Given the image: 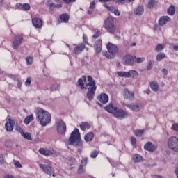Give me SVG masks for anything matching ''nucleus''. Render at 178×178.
Wrapping results in <instances>:
<instances>
[{"label":"nucleus","mask_w":178,"mask_h":178,"mask_svg":"<svg viewBox=\"0 0 178 178\" xmlns=\"http://www.w3.org/2000/svg\"><path fill=\"white\" fill-rule=\"evenodd\" d=\"M92 138H94V134H92V132H89L84 136V139L86 143H88V141H92Z\"/></svg>","instance_id":"28"},{"label":"nucleus","mask_w":178,"mask_h":178,"mask_svg":"<svg viewBox=\"0 0 178 178\" xmlns=\"http://www.w3.org/2000/svg\"><path fill=\"white\" fill-rule=\"evenodd\" d=\"M4 178H15V177H13L12 175L8 174L4 176Z\"/></svg>","instance_id":"59"},{"label":"nucleus","mask_w":178,"mask_h":178,"mask_svg":"<svg viewBox=\"0 0 178 178\" xmlns=\"http://www.w3.org/2000/svg\"><path fill=\"white\" fill-rule=\"evenodd\" d=\"M54 2H56L57 3H62V2H64V3L70 5V3H73V2H76V0H54Z\"/></svg>","instance_id":"31"},{"label":"nucleus","mask_w":178,"mask_h":178,"mask_svg":"<svg viewBox=\"0 0 178 178\" xmlns=\"http://www.w3.org/2000/svg\"><path fill=\"white\" fill-rule=\"evenodd\" d=\"M113 13L115 16H120V11L119 10H114Z\"/></svg>","instance_id":"56"},{"label":"nucleus","mask_w":178,"mask_h":178,"mask_svg":"<svg viewBox=\"0 0 178 178\" xmlns=\"http://www.w3.org/2000/svg\"><path fill=\"white\" fill-rule=\"evenodd\" d=\"M23 43V35H17L14 37V40L12 42L13 49H17Z\"/></svg>","instance_id":"11"},{"label":"nucleus","mask_w":178,"mask_h":178,"mask_svg":"<svg viewBox=\"0 0 178 178\" xmlns=\"http://www.w3.org/2000/svg\"><path fill=\"white\" fill-rule=\"evenodd\" d=\"M175 173L177 175V177L178 178V168L175 170Z\"/></svg>","instance_id":"64"},{"label":"nucleus","mask_w":178,"mask_h":178,"mask_svg":"<svg viewBox=\"0 0 178 178\" xmlns=\"http://www.w3.org/2000/svg\"><path fill=\"white\" fill-rule=\"evenodd\" d=\"M15 130H16L17 131H19V133H20L21 136H22V134L24 133V131H23V129H22L20 127H19V126H17V127H15Z\"/></svg>","instance_id":"49"},{"label":"nucleus","mask_w":178,"mask_h":178,"mask_svg":"<svg viewBox=\"0 0 178 178\" xmlns=\"http://www.w3.org/2000/svg\"><path fill=\"white\" fill-rule=\"evenodd\" d=\"M144 148L146 149V151H149L150 152H154V151L156 149V147H155V145L152 144L151 142L146 143Z\"/></svg>","instance_id":"20"},{"label":"nucleus","mask_w":178,"mask_h":178,"mask_svg":"<svg viewBox=\"0 0 178 178\" xmlns=\"http://www.w3.org/2000/svg\"><path fill=\"white\" fill-rule=\"evenodd\" d=\"M134 62H136V63H143V62H144V60H145V57L134 56Z\"/></svg>","instance_id":"34"},{"label":"nucleus","mask_w":178,"mask_h":178,"mask_svg":"<svg viewBox=\"0 0 178 178\" xmlns=\"http://www.w3.org/2000/svg\"><path fill=\"white\" fill-rule=\"evenodd\" d=\"M49 10L50 13H51V14L54 13V9H55V4L50 3L49 4Z\"/></svg>","instance_id":"43"},{"label":"nucleus","mask_w":178,"mask_h":178,"mask_svg":"<svg viewBox=\"0 0 178 178\" xmlns=\"http://www.w3.org/2000/svg\"><path fill=\"white\" fill-rule=\"evenodd\" d=\"M51 114L42 108H40L36 114L37 120L40 122L41 126L43 127H45L47 124L51 123Z\"/></svg>","instance_id":"3"},{"label":"nucleus","mask_w":178,"mask_h":178,"mask_svg":"<svg viewBox=\"0 0 178 178\" xmlns=\"http://www.w3.org/2000/svg\"><path fill=\"white\" fill-rule=\"evenodd\" d=\"M123 63L126 66H133L134 64V57L130 54H127L123 57Z\"/></svg>","instance_id":"13"},{"label":"nucleus","mask_w":178,"mask_h":178,"mask_svg":"<svg viewBox=\"0 0 178 178\" xmlns=\"http://www.w3.org/2000/svg\"><path fill=\"white\" fill-rule=\"evenodd\" d=\"M79 127L81 129V130H83V131H84L85 130H87L88 129H90V127H91V126H90V124H88V122H82L80 125Z\"/></svg>","instance_id":"30"},{"label":"nucleus","mask_w":178,"mask_h":178,"mask_svg":"<svg viewBox=\"0 0 178 178\" xmlns=\"http://www.w3.org/2000/svg\"><path fill=\"white\" fill-rule=\"evenodd\" d=\"M171 19L170 17H168V16H163L161 17L160 18V19L159 20V24L160 26H165V24H166V23L170 22Z\"/></svg>","instance_id":"23"},{"label":"nucleus","mask_w":178,"mask_h":178,"mask_svg":"<svg viewBox=\"0 0 178 178\" xmlns=\"http://www.w3.org/2000/svg\"><path fill=\"white\" fill-rule=\"evenodd\" d=\"M54 8H62V4H57L54 6Z\"/></svg>","instance_id":"62"},{"label":"nucleus","mask_w":178,"mask_h":178,"mask_svg":"<svg viewBox=\"0 0 178 178\" xmlns=\"http://www.w3.org/2000/svg\"><path fill=\"white\" fill-rule=\"evenodd\" d=\"M161 73L163 74V76H168V70L165 68L162 69Z\"/></svg>","instance_id":"54"},{"label":"nucleus","mask_w":178,"mask_h":178,"mask_svg":"<svg viewBox=\"0 0 178 178\" xmlns=\"http://www.w3.org/2000/svg\"><path fill=\"white\" fill-rule=\"evenodd\" d=\"M173 49H175V51H178V45L174 46Z\"/></svg>","instance_id":"63"},{"label":"nucleus","mask_w":178,"mask_h":178,"mask_svg":"<svg viewBox=\"0 0 178 178\" xmlns=\"http://www.w3.org/2000/svg\"><path fill=\"white\" fill-rule=\"evenodd\" d=\"M70 16L67 13H63L60 15V20L63 23H67L69 22Z\"/></svg>","instance_id":"26"},{"label":"nucleus","mask_w":178,"mask_h":178,"mask_svg":"<svg viewBox=\"0 0 178 178\" xmlns=\"http://www.w3.org/2000/svg\"><path fill=\"white\" fill-rule=\"evenodd\" d=\"M33 56H27L26 58V65H32L33 64Z\"/></svg>","instance_id":"38"},{"label":"nucleus","mask_w":178,"mask_h":178,"mask_svg":"<svg viewBox=\"0 0 178 178\" xmlns=\"http://www.w3.org/2000/svg\"><path fill=\"white\" fill-rule=\"evenodd\" d=\"M172 130H175V131H178V124L177 123L174 124L172 126Z\"/></svg>","instance_id":"51"},{"label":"nucleus","mask_w":178,"mask_h":178,"mask_svg":"<svg viewBox=\"0 0 178 178\" xmlns=\"http://www.w3.org/2000/svg\"><path fill=\"white\" fill-rule=\"evenodd\" d=\"M39 168H40V169H42V170L44 172L46 175L55 177V170H54L52 165L40 163L39 164Z\"/></svg>","instance_id":"8"},{"label":"nucleus","mask_w":178,"mask_h":178,"mask_svg":"<svg viewBox=\"0 0 178 178\" xmlns=\"http://www.w3.org/2000/svg\"><path fill=\"white\" fill-rule=\"evenodd\" d=\"M59 90V85L58 83H54L51 86V91H56Z\"/></svg>","instance_id":"40"},{"label":"nucleus","mask_w":178,"mask_h":178,"mask_svg":"<svg viewBox=\"0 0 178 178\" xmlns=\"http://www.w3.org/2000/svg\"><path fill=\"white\" fill-rule=\"evenodd\" d=\"M150 88L152 91L156 92V91H159V85H158V82L153 81L150 82Z\"/></svg>","instance_id":"24"},{"label":"nucleus","mask_w":178,"mask_h":178,"mask_svg":"<svg viewBox=\"0 0 178 178\" xmlns=\"http://www.w3.org/2000/svg\"><path fill=\"white\" fill-rule=\"evenodd\" d=\"M132 159L135 163H138L139 162H144V158L140 154H135L133 156Z\"/></svg>","instance_id":"25"},{"label":"nucleus","mask_w":178,"mask_h":178,"mask_svg":"<svg viewBox=\"0 0 178 178\" xmlns=\"http://www.w3.org/2000/svg\"><path fill=\"white\" fill-rule=\"evenodd\" d=\"M101 35V31L97 30L95 33V34L93 35L92 38L93 40H97Z\"/></svg>","instance_id":"44"},{"label":"nucleus","mask_w":178,"mask_h":178,"mask_svg":"<svg viewBox=\"0 0 178 178\" xmlns=\"http://www.w3.org/2000/svg\"><path fill=\"white\" fill-rule=\"evenodd\" d=\"M125 0H116L115 3H122V2H124Z\"/></svg>","instance_id":"61"},{"label":"nucleus","mask_w":178,"mask_h":178,"mask_svg":"<svg viewBox=\"0 0 178 178\" xmlns=\"http://www.w3.org/2000/svg\"><path fill=\"white\" fill-rule=\"evenodd\" d=\"M31 77H28L25 81V86L26 87H30L31 84Z\"/></svg>","instance_id":"46"},{"label":"nucleus","mask_w":178,"mask_h":178,"mask_svg":"<svg viewBox=\"0 0 178 178\" xmlns=\"http://www.w3.org/2000/svg\"><path fill=\"white\" fill-rule=\"evenodd\" d=\"M88 83H87V78L83 76L78 80V84L81 86L82 90H88L86 98H88L89 101H92L95 96L97 86L95 81L92 79L91 76H88Z\"/></svg>","instance_id":"1"},{"label":"nucleus","mask_w":178,"mask_h":178,"mask_svg":"<svg viewBox=\"0 0 178 178\" xmlns=\"http://www.w3.org/2000/svg\"><path fill=\"white\" fill-rule=\"evenodd\" d=\"M134 134L136 137H141L144 134V130H136L134 131Z\"/></svg>","instance_id":"36"},{"label":"nucleus","mask_w":178,"mask_h":178,"mask_svg":"<svg viewBox=\"0 0 178 178\" xmlns=\"http://www.w3.org/2000/svg\"><path fill=\"white\" fill-rule=\"evenodd\" d=\"M104 109L106 111V112H108V113H112V115H113L114 118H116V119L122 120L129 116L127 112L123 109H118V107L114 106L113 104L112 103L106 106Z\"/></svg>","instance_id":"2"},{"label":"nucleus","mask_w":178,"mask_h":178,"mask_svg":"<svg viewBox=\"0 0 178 178\" xmlns=\"http://www.w3.org/2000/svg\"><path fill=\"white\" fill-rule=\"evenodd\" d=\"M165 58H166V54H165V53H159L156 56V60L157 62H161V60L165 59Z\"/></svg>","instance_id":"33"},{"label":"nucleus","mask_w":178,"mask_h":178,"mask_svg":"<svg viewBox=\"0 0 178 178\" xmlns=\"http://www.w3.org/2000/svg\"><path fill=\"white\" fill-rule=\"evenodd\" d=\"M131 144L134 147L137 144V140L134 137L131 138Z\"/></svg>","instance_id":"47"},{"label":"nucleus","mask_w":178,"mask_h":178,"mask_svg":"<svg viewBox=\"0 0 178 178\" xmlns=\"http://www.w3.org/2000/svg\"><path fill=\"white\" fill-rule=\"evenodd\" d=\"M97 99L101 104H107L108 101H109V97L106 93H102L97 97Z\"/></svg>","instance_id":"17"},{"label":"nucleus","mask_w":178,"mask_h":178,"mask_svg":"<svg viewBox=\"0 0 178 178\" xmlns=\"http://www.w3.org/2000/svg\"><path fill=\"white\" fill-rule=\"evenodd\" d=\"M104 29H106L107 33L110 34H115L116 31V26H115V23L113 17H108L104 22Z\"/></svg>","instance_id":"6"},{"label":"nucleus","mask_w":178,"mask_h":178,"mask_svg":"<svg viewBox=\"0 0 178 178\" xmlns=\"http://www.w3.org/2000/svg\"><path fill=\"white\" fill-rule=\"evenodd\" d=\"M90 9H95V1L90 2Z\"/></svg>","instance_id":"52"},{"label":"nucleus","mask_w":178,"mask_h":178,"mask_svg":"<svg viewBox=\"0 0 178 178\" xmlns=\"http://www.w3.org/2000/svg\"><path fill=\"white\" fill-rule=\"evenodd\" d=\"M108 10H109V12H114L115 8L113 6H111L108 7Z\"/></svg>","instance_id":"57"},{"label":"nucleus","mask_w":178,"mask_h":178,"mask_svg":"<svg viewBox=\"0 0 178 178\" xmlns=\"http://www.w3.org/2000/svg\"><path fill=\"white\" fill-rule=\"evenodd\" d=\"M21 136L24 137V138H26V140H31V134L29 132L27 133H23Z\"/></svg>","instance_id":"37"},{"label":"nucleus","mask_w":178,"mask_h":178,"mask_svg":"<svg viewBox=\"0 0 178 178\" xmlns=\"http://www.w3.org/2000/svg\"><path fill=\"white\" fill-rule=\"evenodd\" d=\"M167 13L168 15H170V16H173V15H175V13H176V8H175V6H173V5L170 6L168 8Z\"/></svg>","instance_id":"29"},{"label":"nucleus","mask_w":178,"mask_h":178,"mask_svg":"<svg viewBox=\"0 0 178 178\" xmlns=\"http://www.w3.org/2000/svg\"><path fill=\"white\" fill-rule=\"evenodd\" d=\"M168 145L170 149L178 152V138L176 136H172L168 140Z\"/></svg>","instance_id":"9"},{"label":"nucleus","mask_w":178,"mask_h":178,"mask_svg":"<svg viewBox=\"0 0 178 178\" xmlns=\"http://www.w3.org/2000/svg\"><path fill=\"white\" fill-rule=\"evenodd\" d=\"M95 51L96 54H99L102 51V40L99 39L95 42L94 46Z\"/></svg>","instance_id":"18"},{"label":"nucleus","mask_w":178,"mask_h":178,"mask_svg":"<svg viewBox=\"0 0 178 178\" xmlns=\"http://www.w3.org/2000/svg\"><path fill=\"white\" fill-rule=\"evenodd\" d=\"M83 40L84 42H86L87 44V42H88V38H87V35H86V34L83 35Z\"/></svg>","instance_id":"55"},{"label":"nucleus","mask_w":178,"mask_h":178,"mask_svg":"<svg viewBox=\"0 0 178 178\" xmlns=\"http://www.w3.org/2000/svg\"><path fill=\"white\" fill-rule=\"evenodd\" d=\"M87 161H88V159L87 158H83L81 161V165L80 166H81L82 168H84V166H86L87 165Z\"/></svg>","instance_id":"41"},{"label":"nucleus","mask_w":178,"mask_h":178,"mask_svg":"<svg viewBox=\"0 0 178 178\" xmlns=\"http://www.w3.org/2000/svg\"><path fill=\"white\" fill-rule=\"evenodd\" d=\"M116 74H118L119 77H124L125 79H130V77L134 79L138 77V72L134 70H131L128 72L118 71L116 72Z\"/></svg>","instance_id":"7"},{"label":"nucleus","mask_w":178,"mask_h":178,"mask_svg":"<svg viewBox=\"0 0 178 178\" xmlns=\"http://www.w3.org/2000/svg\"><path fill=\"white\" fill-rule=\"evenodd\" d=\"M17 87L19 88H22V80L21 79H17Z\"/></svg>","instance_id":"53"},{"label":"nucleus","mask_w":178,"mask_h":178,"mask_svg":"<svg viewBox=\"0 0 178 178\" xmlns=\"http://www.w3.org/2000/svg\"><path fill=\"white\" fill-rule=\"evenodd\" d=\"M123 95L126 99H129L130 101L134 99V92L129 90V89L124 90Z\"/></svg>","instance_id":"16"},{"label":"nucleus","mask_w":178,"mask_h":178,"mask_svg":"<svg viewBox=\"0 0 178 178\" xmlns=\"http://www.w3.org/2000/svg\"><path fill=\"white\" fill-rule=\"evenodd\" d=\"M78 173L79 175H81V173H84V169H83V167L80 165L78 168Z\"/></svg>","instance_id":"50"},{"label":"nucleus","mask_w":178,"mask_h":178,"mask_svg":"<svg viewBox=\"0 0 178 178\" xmlns=\"http://www.w3.org/2000/svg\"><path fill=\"white\" fill-rule=\"evenodd\" d=\"M155 63L154 62V60H150L149 62V64L147 65V70H151V69L152 68V67H154V64Z\"/></svg>","instance_id":"45"},{"label":"nucleus","mask_w":178,"mask_h":178,"mask_svg":"<svg viewBox=\"0 0 178 178\" xmlns=\"http://www.w3.org/2000/svg\"><path fill=\"white\" fill-rule=\"evenodd\" d=\"M17 9H20L21 10H30V4L29 3H24L22 4L18 3L16 4Z\"/></svg>","instance_id":"19"},{"label":"nucleus","mask_w":178,"mask_h":178,"mask_svg":"<svg viewBox=\"0 0 178 178\" xmlns=\"http://www.w3.org/2000/svg\"><path fill=\"white\" fill-rule=\"evenodd\" d=\"M57 132L59 134H65L66 133V123L62 120H58L56 122Z\"/></svg>","instance_id":"10"},{"label":"nucleus","mask_w":178,"mask_h":178,"mask_svg":"<svg viewBox=\"0 0 178 178\" xmlns=\"http://www.w3.org/2000/svg\"><path fill=\"white\" fill-rule=\"evenodd\" d=\"M13 162L15 168H18L19 169L22 168V165L19 161L13 160Z\"/></svg>","instance_id":"42"},{"label":"nucleus","mask_w":178,"mask_h":178,"mask_svg":"<svg viewBox=\"0 0 178 178\" xmlns=\"http://www.w3.org/2000/svg\"><path fill=\"white\" fill-rule=\"evenodd\" d=\"M44 165H52V163L50 162L49 160H45L44 161Z\"/></svg>","instance_id":"60"},{"label":"nucleus","mask_w":178,"mask_h":178,"mask_svg":"<svg viewBox=\"0 0 178 178\" xmlns=\"http://www.w3.org/2000/svg\"><path fill=\"white\" fill-rule=\"evenodd\" d=\"M0 163L1 165H3V163H5V159H3V157L1 156H0Z\"/></svg>","instance_id":"58"},{"label":"nucleus","mask_w":178,"mask_h":178,"mask_svg":"<svg viewBox=\"0 0 178 178\" xmlns=\"http://www.w3.org/2000/svg\"><path fill=\"white\" fill-rule=\"evenodd\" d=\"M144 13V7L143 6H138L134 10V14L136 15V16H141Z\"/></svg>","instance_id":"27"},{"label":"nucleus","mask_w":178,"mask_h":178,"mask_svg":"<svg viewBox=\"0 0 178 178\" xmlns=\"http://www.w3.org/2000/svg\"><path fill=\"white\" fill-rule=\"evenodd\" d=\"M69 145H73V147H81L83 143L80 138V131L79 129L75 128L73 132H72L70 137L68 139Z\"/></svg>","instance_id":"4"},{"label":"nucleus","mask_w":178,"mask_h":178,"mask_svg":"<svg viewBox=\"0 0 178 178\" xmlns=\"http://www.w3.org/2000/svg\"><path fill=\"white\" fill-rule=\"evenodd\" d=\"M74 54L75 55H79V54H81L82 51H84L86 48L85 44H74Z\"/></svg>","instance_id":"14"},{"label":"nucleus","mask_w":178,"mask_h":178,"mask_svg":"<svg viewBox=\"0 0 178 178\" xmlns=\"http://www.w3.org/2000/svg\"><path fill=\"white\" fill-rule=\"evenodd\" d=\"M155 5H156L155 0H149L148 2L147 7L149 9H151L152 8H154V6H155Z\"/></svg>","instance_id":"39"},{"label":"nucleus","mask_w":178,"mask_h":178,"mask_svg":"<svg viewBox=\"0 0 178 178\" xmlns=\"http://www.w3.org/2000/svg\"><path fill=\"white\" fill-rule=\"evenodd\" d=\"M39 152L41 155H44V156H51V155H54V153L51 150L45 148H40Z\"/></svg>","instance_id":"21"},{"label":"nucleus","mask_w":178,"mask_h":178,"mask_svg":"<svg viewBox=\"0 0 178 178\" xmlns=\"http://www.w3.org/2000/svg\"><path fill=\"white\" fill-rule=\"evenodd\" d=\"M32 23L35 29L42 27V21L40 18H35L32 20Z\"/></svg>","instance_id":"22"},{"label":"nucleus","mask_w":178,"mask_h":178,"mask_svg":"<svg viewBox=\"0 0 178 178\" xmlns=\"http://www.w3.org/2000/svg\"><path fill=\"white\" fill-rule=\"evenodd\" d=\"M15 126V121L12 119H8V121L6 122L5 127L8 131H13V127Z\"/></svg>","instance_id":"15"},{"label":"nucleus","mask_w":178,"mask_h":178,"mask_svg":"<svg viewBox=\"0 0 178 178\" xmlns=\"http://www.w3.org/2000/svg\"><path fill=\"white\" fill-rule=\"evenodd\" d=\"M108 51L103 52L104 56L106 57L108 59H113L115 55L119 52L118 47L112 43H108L107 44Z\"/></svg>","instance_id":"5"},{"label":"nucleus","mask_w":178,"mask_h":178,"mask_svg":"<svg viewBox=\"0 0 178 178\" xmlns=\"http://www.w3.org/2000/svg\"><path fill=\"white\" fill-rule=\"evenodd\" d=\"M34 120V116L33 115H28L24 119L25 124H29L30 122H33Z\"/></svg>","instance_id":"32"},{"label":"nucleus","mask_w":178,"mask_h":178,"mask_svg":"<svg viewBox=\"0 0 178 178\" xmlns=\"http://www.w3.org/2000/svg\"><path fill=\"white\" fill-rule=\"evenodd\" d=\"M164 48H165V46L162 44H160L156 47L155 51L156 52H161V51H163Z\"/></svg>","instance_id":"35"},{"label":"nucleus","mask_w":178,"mask_h":178,"mask_svg":"<svg viewBox=\"0 0 178 178\" xmlns=\"http://www.w3.org/2000/svg\"><path fill=\"white\" fill-rule=\"evenodd\" d=\"M91 158H97L98 156V151H93L90 154Z\"/></svg>","instance_id":"48"},{"label":"nucleus","mask_w":178,"mask_h":178,"mask_svg":"<svg viewBox=\"0 0 178 178\" xmlns=\"http://www.w3.org/2000/svg\"><path fill=\"white\" fill-rule=\"evenodd\" d=\"M127 108H129L133 112H140V111L144 109V106L139 103H134L127 104Z\"/></svg>","instance_id":"12"}]
</instances>
